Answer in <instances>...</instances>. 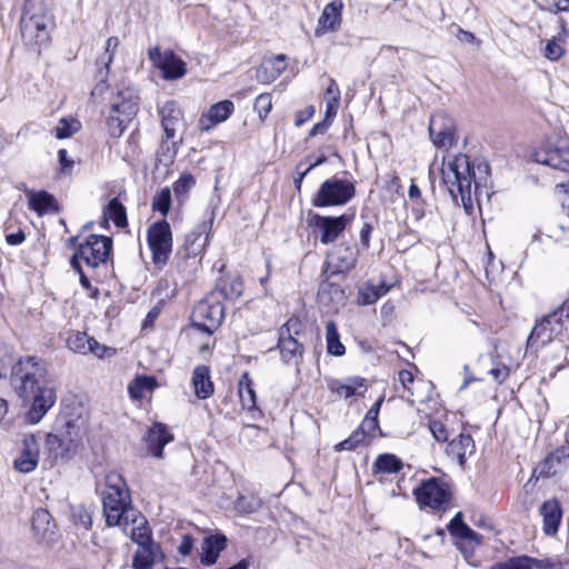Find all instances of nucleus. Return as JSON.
<instances>
[{"instance_id": "f257e3e1", "label": "nucleus", "mask_w": 569, "mask_h": 569, "mask_svg": "<svg viewBox=\"0 0 569 569\" xmlns=\"http://www.w3.org/2000/svg\"><path fill=\"white\" fill-rule=\"evenodd\" d=\"M12 381L19 396L31 400V407L27 413L28 421L38 423L57 399L46 363L36 357L19 360L13 367Z\"/></svg>"}, {"instance_id": "f03ea898", "label": "nucleus", "mask_w": 569, "mask_h": 569, "mask_svg": "<svg viewBox=\"0 0 569 569\" xmlns=\"http://www.w3.org/2000/svg\"><path fill=\"white\" fill-rule=\"evenodd\" d=\"M489 174L488 163H471L469 157L462 153L448 158L441 168L443 183L455 199L460 197L466 209L472 208V191L477 192L480 186L486 184Z\"/></svg>"}, {"instance_id": "7ed1b4c3", "label": "nucleus", "mask_w": 569, "mask_h": 569, "mask_svg": "<svg viewBox=\"0 0 569 569\" xmlns=\"http://www.w3.org/2000/svg\"><path fill=\"white\" fill-rule=\"evenodd\" d=\"M87 420L81 416L60 420L46 438V451L53 461L69 460L82 446Z\"/></svg>"}, {"instance_id": "20e7f679", "label": "nucleus", "mask_w": 569, "mask_h": 569, "mask_svg": "<svg viewBox=\"0 0 569 569\" xmlns=\"http://www.w3.org/2000/svg\"><path fill=\"white\" fill-rule=\"evenodd\" d=\"M102 507L106 522L109 527H122L128 511L137 510L130 503L124 480L117 472H110L106 476Z\"/></svg>"}, {"instance_id": "39448f33", "label": "nucleus", "mask_w": 569, "mask_h": 569, "mask_svg": "<svg viewBox=\"0 0 569 569\" xmlns=\"http://www.w3.org/2000/svg\"><path fill=\"white\" fill-rule=\"evenodd\" d=\"M137 91L129 86H121L111 100L110 113L107 119L109 133L120 137L139 110Z\"/></svg>"}, {"instance_id": "423d86ee", "label": "nucleus", "mask_w": 569, "mask_h": 569, "mask_svg": "<svg viewBox=\"0 0 569 569\" xmlns=\"http://www.w3.org/2000/svg\"><path fill=\"white\" fill-rule=\"evenodd\" d=\"M569 320V299L565 300L553 312L537 322L528 337V347L540 348L560 336L565 322Z\"/></svg>"}, {"instance_id": "0eeeda50", "label": "nucleus", "mask_w": 569, "mask_h": 569, "mask_svg": "<svg viewBox=\"0 0 569 569\" xmlns=\"http://www.w3.org/2000/svg\"><path fill=\"white\" fill-rule=\"evenodd\" d=\"M112 240L106 236L90 234L71 257V266L80 271V259L91 268L106 263L110 257Z\"/></svg>"}, {"instance_id": "6e6552de", "label": "nucleus", "mask_w": 569, "mask_h": 569, "mask_svg": "<svg viewBox=\"0 0 569 569\" xmlns=\"http://www.w3.org/2000/svg\"><path fill=\"white\" fill-rule=\"evenodd\" d=\"M355 196L353 182L332 177L320 184L318 192L312 198V206L316 208L343 206Z\"/></svg>"}, {"instance_id": "1a4fd4ad", "label": "nucleus", "mask_w": 569, "mask_h": 569, "mask_svg": "<svg viewBox=\"0 0 569 569\" xmlns=\"http://www.w3.org/2000/svg\"><path fill=\"white\" fill-rule=\"evenodd\" d=\"M223 315V307L218 297H216V293H211L194 307L192 327L211 335L220 326Z\"/></svg>"}, {"instance_id": "9d476101", "label": "nucleus", "mask_w": 569, "mask_h": 569, "mask_svg": "<svg viewBox=\"0 0 569 569\" xmlns=\"http://www.w3.org/2000/svg\"><path fill=\"white\" fill-rule=\"evenodd\" d=\"M149 249L152 253V261L157 266L167 264L172 251V232L166 220L152 223L147 231Z\"/></svg>"}, {"instance_id": "9b49d317", "label": "nucleus", "mask_w": 569, "mask_h": 569, "mask_svg": "<svg viewBox=\"0 0 569 569\" xmlns=\"http://www.w3.org/2000/svg\"><path fill=\"white\" fill-rule=\"evenodd\" d=\"M417 502L421 508L439 510L450 500L449 486L437 478H430L422 481L419 487L413 490Z\"/></svg>"}, {"instance_id": "f8f14e48", "label": "nucleus", "mask_w": 569, "mask_h": 569, "mask_svg": "<svg viewBox=\"0 0 569 569\" xmlns=\"http://www.w3.org/2000/svg\"><path fill=\"white\" fill-rule=\"evenodd\" d=\"M536 161L552 169L569 172V140L563 138L548 140L537 151Z\"/></svg>"}, {"instance_id": "ddd939ff", "label": "nucleus", "mask_w": 569, "mask_h": 569, "mask_svg": "<svg viewBox=\"0 0 569 569\" xmlns=\"http://www.w3.org/2000/svg\"><path fill=\"white\" fill-rule=\"evenodd\" d=\"M148 57L166 80H178L187 73V63L172 50L160 52L156 47L148 51Z\"/></svg>"}, {"instance_id": "4468645a", "label": "nucleus", "mask_w": 569, "mask_h": 569, "mask_svg": "<svg viewBox=\"0 0 569 569\" xmlns=\"http://www.w3.org/2000/svg\"><path fill=\"white\" fill-rule=\"evenodd\" d=\"M213 220L214 212L211 211L208 219H203L197 223L196 227L186 234L182 249L187 258L197 257L204 252L210 241Z\"/></svg>"}, {"instance_id": "2eb2a0df", "label": "nucleus", "mask_w": 569, "mask_h": 569, "mask_svg": "<svg viewBox=\"0 0 569 569\" xmlns=\"http://www.w3.org/2000/svg\"><path fill=\"white\" fill-rule=\"evenodd\" d=\"M353 214H342L339 217H325L315 214L312 226L320 232V241L323 244L335 242L351 223Z\"/></svg>"}, {"instance_id": "dca6fc26", "label": "nucleus", "mask_w": 569, "mask_h": 569, "mask_svg": "<svg viewBox=\"0 0 569 569\" xmlns=\"http://www.w3.org/2000/svg\"><path fill=\"white\" fill-rule=\"evenodd\" d=\"M21 36L28 46L41 47L49 41L48 19L43 14H23Z\"/></svg>"}, {"instance_id": "f3484780", "label": "nucleus", "mask_w": 569, "mask_h": 569, "mask_svg": "<svg viewBox=\"0 0 569 569\" xmlns=\"http://www.w3.org/2000/svg\"><path fill=\"white\" fill-rule=\"evenodd\" d=\"M453 119L443 112H436L430 118L429 134L433 144L438 148L448 149L455 142Z\"/></svg>"}, {"instance_id": "a211bd4d", "label": "nucleus", "mask_w": 569, "mask_h": 569, "mask_svg": "<svg viewBox=\"0 0 569 569\" xmlns=\"http://www.w3.org/2000/svg\"><path fill=\"white\" fill-rule=\"evenodd\" d=\"M300 323L297 319H290L279 332V350L282 359L286 362H295L302 357L303 348L302 345L292 337L293 333H298Z\"/></svg>"}, {"instance_id": "6ab92c4d", "label": "nucleus", "mask_w": 569, "mask_h": 569, "mask_svg": "<svg viewBox=\"0 0 569 569\" xmlns=\"http://www.w3.org/2000/svg\"><path fill=\"white\" fill-rule=\"evenodd\" d=\"M327 388L336 399H350L352 397H363L368 390L367 380L359 376H352L345 379H326Z\"/></svg>"}, {"instance_id": "aec40b11", "label": "nucleus", "mask_w": 569, "mask_h": 569, "mask_svg": "<svg viewBox=\"0 0 569 569\" xmlns=\"http://www.w3.org/2000/svg\"><path fill=\"white\" fill-rule=\"evenodd\" d=\"M126 535H129L138 546L153 542L151 529L146 517L138 510L128 511L124 525L121 527Z\"/></svg>"}, {"instance_id": "412c9836", "label": "nucleus", "mask_w": 569, "mask_h": 569, "mask_svg": "<svg viewBox=\"0 0 569 569\" xmlns=\"http://www.w3.org/2000/svg\"><path fill=\"white\" fill-rule=\"evenodd\" d=\"M343 2L333 0L327 3L318 19L315 30L317 37H321L328 32H336L342 22Z\"/></svg>"}, {"instance_id": "4be33fe9", "label": "nucleus", "mask_w": 569, "mask_h": 569, "mask_svg": "<svg viewBox=\"0 0 569 569\" xmlns=\"http://www.w3.org/2000/svg\"><path fill=\"white\" fill-rule=\"evenodd\" d=\"M147 449L153 457L162 458V450L166 445L173 441V435L166 425L154 422L143 437Z\"/></svg>"}, {"instance_id": "5701e85b", "label": "nucleus", "mask_w": 569, "mask_h": 569, "mask_svg": "<svg viewBox=\"0 0 569 569\" xmlns=\"http://www.w3.org/2000/svg\"><path fill=\"white\" fill-rule=\"evenodd\" d=\"M161 124L167 140L176 137L177 132L183 127V114L176 101H167L160 110Z\"/></svg>"}, {"instance_id": "b1692460", "label": "nucleus", "mask_w": 569, "mask_h": 569, "mask_svg": "<svg viewBox=\"0 0 569 569\" xmlns=\"http://www.w3.org/2000/svg\"><path fill=\"white\" fill-rule=\"evenodd\" d=\"M234 104L230 100H222L212 104L199 119L201 131H209L214 126L224 122L233 112Z\"/></svg>"}, {"instance_id": "393cba45", "label": "nucleus", "mask_w": 569, "mask_h": 569, "mask_svg": "<svg viewBox=\"0 0 569 569\" xmlns=\"http://www.w3.org/2000/svg\"><path fill=\"white\" fill-rule=\"evenodd\" d=\"M542 518V531L547 536H555L561 523L562 508L557 499L546 500L539 508Z\"/></svg>"}, {"instance_id": "a878e982", "label": "nucleus", "mask_w": 569, "mask_h": 569, "mask_svg": "<svg viewBox=\"0 0 569 569\" xmlns=\"http://www.w3.org/2000/svg\"><path fill=\"white\" fill-rule=\"evenodd\" d=\"M22 450L14 460V468L23 473L31 472L36 469L39 461V443L34 436H27L22 441Z\"/></svg>"}, {"instance_id": "bb28decb", "label": "nucleus", "mask_w": 569, "mask_h": 569, "mask_svg": "<svg viewBox=\"0 0 569 569\" xmlns=\"http://www.w3.org/2000/svg\"><path fill=\"white\" fill-rule=\"evenodd\" d=\"M163 559L161 547L157 542H150L138 546L134 553L132 568L133 569H152L154 565Z\"/></svg>"}, {"instance_id": "cd10ccee", "label": "nucleus", "mask_w": 569, "mask_h": 569, "mask_svg": "<svg viewBox=\"0 0 569 569\" xmlns=\"http://www.w3.org/2000/svg\"><path fill=\"white\" fill-rule=\"evenodd\" d=\"M568 462L569 447H560L542 461L539 467V475L545 477L556 476L567 467Z\"/></svg>"}, {"instance_id": "c85d7f7f", "label": "nucleus", "mask_w": 569, "mask_h": 569, "mask_svg": "<svg viewBox=\"0 0 569 569\" xmlns=\"http://www.w3.org/2000/svg\"><path fill=\"white\" fill-rule=\"evenodd\" d=\"M475 441L470 435L460 433L451 440L447 447V455L456 459L461 467L469 456L475 452Z\"/></svg>"}, {"instance_id": "c756f323", "label": "nucleus", "mask_w": 569, "mask_h": 569, "mask_svg": "<svg viewBox=\"0 0 569 569\" xmlns=\"http://www.w3.org/2000/svg\"><path fill=\"white\" fill-rule=\"evenodd\" d=\"M331 262L336 272L345 273L355 268L358 260V250L356 247L340 244L331 256Z\"/></svg>"}, {"instance_id": "7c9ffc66", "label": "nucleus", "mask_w": 569, "mask_h": 569, "mask_svg": "<svg viewBox=\"0 0 569 569\" xmlns=\"http://www.w3.org/2000/svg\"><path fill=\"white\" fill-rule=\"evenodd\" d=\"M226 537L221 535L207 537L201 545V562L207 566L216 563L220 552L226 548Z\"/></svg>"}, {"instance_id": "2f4dec72", "label": "nucleus", "mask_w": 569, "mask_h": 569, "mask_svg": "<svg viewBox=\"0 0 569 569\" xmlns=\"http://www.w3.org/2000/svg\"><path fill=\"white\" fill-rule=\"evenodd\" d=\"M29 209L39 216L54 212L57 210L54 198L46 191H28Z\"/></svg>"}, {"instance_id": "473e14b6", "label": "nucleus", "mask_w": 569, "mask_h": 569, "mask_svg": "<svg viewBox=\"0 0 569 569\" xmlns=\"http://www.w3.org/2000/svg\"><path fill=\"white\" fill-rule=\"evenodd\" d=\"M192 385L199 399H208L213 393L210 370L207 366H198L193 370Z\"/></svg>"}, {"instance_id": "72a5a7b5", "label": "nucleus", "mask_w": 569, "mask_h": 569, "mask_svg": "<svg viewBox=\"0 0 569 569\" xmlns=\"http://www.w3.org/2000/svg\"><path fill=\"white\" fill-rule=\"evenodd\" d=\"M54 526L51 523V515L46 509L33 512L32 530L41 540H51Z\"/></svg>"}, {"instance_id": "f704fd0d", "label": "nucleus", "mask_w": 569, "mask_h": 569, "mask_svg": "<svg viewBox=\"0 0 569 569\" xmlns=\"http://www.w3.org/2000/svg\"><path fill=\"white\" fill-rule=\"evenodd\" d=\"M448 530L451 536L479 545L480 536L467 526L462 520V513L458 512L448 525Z\"/></svg>"}, {"instance_id": "c9c22d12", "label": "nucleus", "mask_w": 569, "mask_h": 569, "mask_svg": "<svg viewBox=\"0 0 569 569\" xmlns=\"http://www.w3.org/2000/svg\"><path fill=\"white\" fill-rule=\"evenodd\" d=\"M403 467L401 459L392 453L379 455L372 463L373 475L398 473Z\"/></svg>"}, {"instance_id": "e433bc0d", "label": "nucleus", "mask_w": 569, "mask_h": 569, "mask_svg": "<svg viewBox=\"0 0 569 569\" xmlns=\"http://www.w3.org/2000/svg\"><path fill=\"white\" fill-rule=\"evenodd\" d=\"M238 393L241 407L248 411L256 410V391L253 382L248 372L243 373L238 383Z\"/></svg>"}, {"instance_id": "4c0bfd02", "label": "nucleus", "mask_w": 569, "mask_h": 569, "mask_svg": "<svg viewBox=\"0 0 569 569\" xmlns=\"http://www.w3.org/2000/svg\"><path fill=\"white\" fill-rule=\"evenodd\" d=\"M390 287L385 282L376 286L373 283H366L359 289V303L360 305H372L378 299L387 295Z\"/></svg>"}, {"instance_id": "58836bf2", "label": "nucleus", "mask_w": 569, "mask_h": 569, "mask_svg": "<svg viewBox=\"0 0 569 569\" xmlns=\"http://www.w3.org/2000/svg\"><path fill=\"white\" fill-rule=\"evenodd\" d=\"M567 36L568 30L566 27V22L562 20L560 26V32L558 33V36L550 39L546 44V58L556 61L562 57L565 52L562 43L566 41Z\"/></svg>"}, {"instance_id": "ea45409f", "label": "nucleus", "mask_w": 569, "mask_h": 569, "mask_svg": "<svg viewBox=\"0 0 569 569\" xmlns=\"http://www.w3.org/2000/svg\"><path fill=\"white\" fill-rule=\"evenodd\" d=\"M103 214L107 220H111L119 228L127 226L126 208L117 198L109 201L103 210Z\"/></svg>"}, {"instance_id": "a19ab883", "label": "nucleus", "mask_w": 569, "mask_h": 569, "mask_svg": "<svg viewBox=\"0 0 569 569\" xmlns=\"http://www.w3.org/2000/svg\"><path fill=\"white\" fill-rule=\"evenodd\" d=\"M326 340L328 352L333 356H342L345 353V346L340 342L337 326L333 321L326 325Z\"/></svg>"}, {"instance_id": "79ce46f5", "label": "nucleus", "mask_w": 569, "mask_h": 569, "mask_svg": "<svg viewBox=\"0 0 569 569\" xmlns=\"http://www.w3.org/2000/svg\"><path fill=\"white\" fill-rule=\"evenodd\" d=\"M261 505V500L253 495H240L234 502V509L241 515H248L257 511Z\"/></svg>"}, {"instance_id": "37998d69", "label": "nucleus", "mask_w": 569, "mask_h": 569, "mask_svg": "<svg viewBox=\"0 0 569 569\" xmlns=\"http://www.w3.org/2000/svg\"><path fill=\"white\" fill-rule=\"evenodd\" d=\"M90 340L91 337L86 332L77 331L68 338L67 343L69 349L73 352L87 355L90 350Z\"/></svg>"}, {"instance_id": "c03bdc74", "label": "nucleus", "mask_w": 569, "mask_h": 569, "mask_svg": "<svg viewBox=\"0 0 569 569\" xmlns=\"http://www.w3.org/2000/svg\"><path fill=\"white\" fill-rule=\"evenodd\" d=\"M243 292V282L240 277H233L224 280L220 287V295L226 299H238Z\"/></svg>"}, {"instance_id": "a18cd8bd", "label": "nucleus", "mask_w": 569, "mask_h": 569, "mask_svg": "<svg viewBox=\"0 0 569 569\" xmlns=\"http://www.w3.org/2000/svg\"><path fill=\"white\" fill-rule=\"evenodd\" d=\"M80 128V122L76 119L62 118L54 128V136L58 139H66L76 133Z\"/></svg>"}, {"instance_id": "49530a36", "label": "nucleus", "mask_w": 569, "mask_h": 569, "mask_svg": "<svg viewBox=\"0 0 569 569\" xmlns=\"http://www.w3.org/2000/svg\"><path fill=\"white\" fill-rule=\"evenodd\" d=\"M171 206V191L169 188H163L156 193L152 200V208L166 216Z\"/></svg>"}, {"instance_id": "de8ad7c7", "label": "nucleus", "mask_w": 569, "mask_h": 569, "mask_svg": "<svg viewBox=\"0 0 569 569\" xmlns=\"http://www.w3.org/2000/svg\"><path fill=\"white\" fill-rule=\"evenodd\" d=\"M531 557L521 556L511 558L503 562H498L491 569H531Z\"/></svg>"}, {"instance_id": "09e8293b", "label": "nucleus", "mask_w": 569, "mask_h": 569, "mask_svg": "<svg viewBox=\"0 0 569 569\" xmlns=\"http://www.w3.org/2000/svg\"><path fill=\"white\" fill-rule=\"evenodd\" d=\"M318 297L321 301L326 298L330 300H340L343 298V290L338 284L322 282L319 288Z\"/></svg>"}, {"instance_id": "8fccbe9b", "label": "nucleus", "mask_w": 569, "mask_h": 569, "mask_svg": "<svg viewBox=\"0 0 569 569\" xmlns=\"http://www.w3.org/2000/svg\"><path fill=\"white\" fill-rule=\"evenodd\" d=\"M119 39L117 37H110L106 41V51L99 59V63L103 64L106 73H108L109 67L113 61L114 51L119 47Z\"/></svg>"}, {"instance_id": "3c124183", "label": "nucleus", "mask_w": 569, "mask_h": 569, "mask_svg": "<svg viewBox=\"0 0 569 569\" xmlns=\"http://www.w3.org/2000/svg\"><path fill=\"white\" fill-rule=\"evenodd\" d=\"M196 184V179L190 173H183L173 184V191L177 198L186 196L190 189Z\"/></svg>"}, {"instance_id": "603ef678", "label": "nucleus", "mask_w": 569, "mask_h": 569, "mask_svg": "<svg viewBox=\"0 0 569 569\" xmlns=\"http://www.w3.org/2000/svg\"><path fill=\"white\" fill-rule=\"evenodd\" d=\"M365 440L363 431L355 430L349 438L336 445L337 451L353 450Z\"/></svg>"}, {"instance_id": "864d4df0", "label": "nucleus", "mask_w": 569, "mask_h": 569, "mask_svg": "<svg viewBox=\"0 0 569 569\" xmlns=\"http://www.w3.org/2000/svg\"><path fill=\"white\" fill-rule=\"evenodd\" d=\"M271 63H272L273 73H272V76H271L270 80H273V79H276L277 77H279V76L284 71V69H286V67H287L284 56L280 54V56L276 57V58L271 61ZM261 72H262V70H261V69H259V70L257 71V77H258V79H259V80H262V81H269V78H263V77L261 76Z\"/></svg>"}, {"instance_id": "5fc2aeb1", "label": "nucleus", "mask_w": 569, "mask_h": 569, "mask_svg": "<svg viewBox=\"0 0 569 569\" xmlns=\"http://www.w3.org/2000/svg\"><path fill=\"white\" fill-rule=\"evenodd\" d=\"M271 108V96L269 93H262L257 97L254 102V109L257 110L260 118L267 117Z\"/></svg>"}, {"instance_id": "6e6d98bb", "label": "nucleus", "mask_w": 569, "mask_h": 569, "mask_svg": "<svg viewBox=\"0 0 569 569\" xmlns=\"http://www.w3.org/2000/svg\"><path fill=\"white\" fill-rule=\"evenodd\" d=\"M151 388V380L147 377L139 378L133 385L129 386V393L132 399H140L143 397V390Z\"/></svg>"}, {"instance_id": "4d7b16f0", "label": "nucleus", "mask_w": 569, "mask_h": 569, "mask_svg": "<svg viewBox=\"0 0 569 569\" xmlns=\"http://www.w3.org/2000/svg\"><path fill=\"white\" fill-rule=\"evenodd\" d=\"M531 569H562V562L557 558H531Z\"/></svg>"}, {"instance_id": "13d9d810", "label": "nucleus", "mask_w": 569, "mask_h": 569, "mask_svg": "<svg viewBox=\"0 0 569 569\" xmlns=\"http://www.w3.org/2000/svg\"><path fill=\"white\" fill-rule=\"evenodd\" d=\"M429 430L433 438L439 442H445L448 439V431L446 426L439 420H431L429 422Z\"/></svg>"}, {"instance_id": "bf43d9fd", "label": "nucleus", "mask_w": 569, "mask_h": 569, "mask_svg": "<svg viewBox=\"0 0 569 569\" xmlns=\"http://www.w3.org/2000/svg\"><path fill=\"white\" fill-rule=\"evenodd\" d=\"M89 353L94 355L98 358L112 357L116 353L113 348L100 345L96 339L90 340Z\"/></svg>"}, {"instance_id": "052dcab7", "label": "nucleus", "mask_w": 569, "mask_h": 569, "mask_svg": "<svg viewBox=\"0 0 569 569\" xmlns=\"http://www.w3.org/2000/svg\"><path fill=\"white\" fill-rule=\"evenodd\" d=\"M378 427V419L375 416H366L357 430L363 431V437L366 438V436H373Z\"/></svg>"}, {"instance_id": "680f3d73", "label": "nucleus", "mask_w": 569, "mask_h": 569, "mask_svg": "<svg viewBox=\"0 0 569 569\" xmlns=\"http://www.w3.org/2000/svg\"><path fill=\"white\" fill-rule=\"evenodd\" d=\"M58 159L60 163L61 172L70 173L73 168V160L68 158V152L66 149H60L58 152Z\"/></svg>"}, {"instance_id": "e2e57ef3", "label": "nucleus", "mask_w": 569, "mask_h": 569, "mask_svg": "<svg viewBox=\"0 0 569 569\" xmlns=\"http://www.w3.org/2000/svg\"><path fill=\"white\" fill-rule=\"evenodd\" d=\"M399 382L401 383L403 390L408 391L412 395L410 385L413 382V375L409 370H400L398 373Z\"/></svg>"}, {"instance_id": "0e129e2a", "label": "nucleus", "mask_w": 569, "mask_h": 569, "mask_svg": "<svg viewBox=\"0 0 569 569\" xmlns=\"http://www.w3.org/2000/svg\"><path fill=\"white\" fill-rule=\"evenodd\" d=\"M74 518L82 525L84 529H89L92 525L91 516L83 508H79L73 513Z\"/></svg>"}, {"instance_id": "69168bd1", "label": "nucleus", "mask_w": 569, "mask_h": 569, "mask_svg": "<svg viewBox=\"0 0 569 569\" xmlns=\"http://www.w3.org/2000/svg\"><path fill=\"white\" fill-rule=\"evenodd\" d=\"M489 375L498 382H502L509 376V369L506 366L492 368Z\"/></svg>"}, {"instance_id": "338daca9", "label": "nucleus", "mask_w": 569, "mask_h": 569, "mask_svg": "<svg viewBox=\"0 0 569 569\" xmlns=\"http://www.w3.org/2000/svg\"><path fill=\"white\" fill-rule=\"evenodd\" d=\"M108 90V86L104 80L98 82L91 91V97L94 101L103 100L104 92Z\"/></svg>"}, {"instance_id": "774afa93", "label": "nucleus", "mask_w": 569, "mask_h": 569, "mask_svg": "<svg viewBox=\"0 0 569 569\" xmlns=\"http://www.w3.org/2000/svg\"><path fill=\"white\" fill-rule=\"evenodd\" d=\"M315 113V109L312 106H309L303 112H298L296 114L295 123L297 127H301L308 119H310Z\"/></svg>"}]
</instances>
